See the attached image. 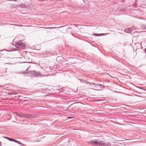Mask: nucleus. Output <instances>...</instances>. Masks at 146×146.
<instances>
[{
  "label": "nucleus",
  "mask_w": 146,
  "mask_h": 146,
  "mask_svg": "<svg viewBox=\"0 0 146 146\" xmlns=\"http://www.w3.org/2000/svg\"><path fill=\"white\" fill-rule=\"evenodd\" d=\"M89 143L94 146H110V144L108 142L93 140L89 141Z\"/></svg>",
  "instance_id": "f257e3e1"
},
{
  "label": "nucleus",
  "mask_w": 146,
  "mask_h": 146,
  "mask_svg": "<svg viewBox=\"0 0 146 146\" xmlns=\"http://www.w3.org/2000/svg\"><path fill=\"white\" fill-rule=\"evenodd\" d=\"M18 116L21 117H25L30 119L37 118V117L34 115H30L29 114H22L18 115Z\"/></svg>",
  "instance_id": "f03ea898"
},
{
  "label": "nucleus",
  "mask_w": 146,
  "mask_h": 146,
  "mask_svg": "<svg viewBox=\"0 0 146 146\" xmlns=\"http://www.w3.org/2000/svg\"><path fill=\"white\" fill-rule=\"evenodd\" d=\"M28 69H27L26 71V72H25L24 73H29L32 75H33L35 76L36 77H42L44 76H46V75H41V74L39 73H37L35 70H30L29 72H27V71Z\"/></svg>",
  "instance_id": "7ed1b4c3"
},
{
  "label": "nucleus",
  "mask_w": 146,
  "mask_h": 146,
  "mask_svg": "<svg viewBox=\"0 0 146 146\" xmlns=\"http://www.w3.org/2000/svg\"><path fill=\"white\" fill-rule=\"evenodd\" d=\"M85 84H87L88 85H89L90 86H94L93 87L94 88H97V87L96 86H100V87H104L105 86L104 85H102L100 84H96L92 83H91L90 82L86 81V82L85 83Z\"/></svg>",
  "instance_id": "20e7f679"
},
{
  "label": "nucleus",
  "mask_w": 146,
  "mask_h": 146,
  "mask_svg": "<svg viewBox=\"0 0 146 146\" xmlns=\"http://www.w3.org/2000/svg\"><path fill=\"white\" fill-rule=\"evenodd\" d=\"M17 44L21 47H24L25 45L24 43H23L21 40L18 41L17 42Z\"/></svg>",
  "instance_id": "39448f33"
},
{
  "label": "nucleus",
  "mask_w": 146,
  "mask_h": 146,
  "mask_svg": "<svg viewBox=\"0 0 146 146\" xmlns=\"http://www.w3.org/2000/svg\"><path fill=\"white\" fill-rule=\"evenodd\" d=\"M3 137L5 139L9 140V141H13L15 142L16 141L17 142V140L16 139H15L11 138H9L7 137Z\"/></svg>",
  "instance_id": "423d86ee"
},
{
  "label": "nucleus",
  "mask_w": 146,
  "mask_h": 146,
  "mask_svg": "<svg viewBox=\"0 0 146 146\" xmlns=\"http://www.w3.org/2000/svg\"><path fill=\"white\" fill-rule=\"evenodd\" d=\"M132 30L130 28H129L127 29H126L125 30V31L126 33H129L130 34H131L132 33Z\"/></svg>",
  "instance_id": "0eeeda50"
},
{
  "label": "nucleus",
  "mask_w": 146,
  "mask_h": 146,
  "mask_svg": "<svg viewBox=\"0 0 146 146\" xmlns=\"http://www.w3.org/2000/svg\"><path fill=\"white\" fill-rule=\"evenodd\" d=\"M108 33H107L106 34H104V33H102V34H97V33H95V34H94V35L95 36H101V35H106L107 34H108Z\"/></svg>",
  "instance_id": "6e6552de"
},
{
  "label": "nucleus",
  "mask_w": 146,
  "mask_h": 146,
  "mask_svg": "<svg viewBox=\"0 0 146 146\" xmlns=\"http://www.w3.org/2000/svg\"><path fill=\"white\" fill-rule=\"evenodd\" d=\"M25 56L27 58H28L29 60H30L32 55L31 54H27Z\"/></svg>",
  "instance_id": "1a4fd4ad"
},
{
  "label": "nucleus",
  "mask_w": 146,
  "mask_h": 146,
  "mask_svg": "<svg viewBox=\"0 0 146 146\" xmlns=\"http://www.w3.org/2000/svg\"><path fill=\"white\" fill-rule=\"evenodd\" d=\"M15 143H16L20 145H21L22 146H25V145L21 143L20 142L18 141L17 140V142L16 141Z\"/></svg>",
  "instance_id": "9d476101"
},
{
  "label": "nucleus",
  "mask_w": 146,
  "mask_h": 146,
  "mask_svg": "<svg viewBox=\"0 0 146 146\" xmlns=\"http://www.w3.org/2000/svg\"><path fill=\"white\" fill-rule=\"evenodd\" d=\"M79 80H80V82L82 83H85V84L86 82V80H82L81 79H79Z\"/></svg>",
  "instance_id": "9b49d317"
},
{
  "label": "nucleus",
  "mask_w": 146,
  "mask_h": 146,
  "mask_svg": "<svg viewBox=\"0 0 146 146\" xmlns=\"http://www.w3.org/2000/svg\"><path fill=\"white\" fill-rule=\"evenodd\" d=\"M42 28H45V29H48L49 30H50V29H53L54 28V27H48V28H46V27H42Z\"/></svg>",
  "instance_id": "f8f14e48"
},
{
  "label": "nucleus",
  "mask_w": 146,
  "mask_h": 146,
  "mask_svg": "<svg viewBox=\"0 0 146 146\" xmlns=\"http://www.w3.org/2000/svg\"><path fill=\"white\" fill-rule=\"evenodd\" d=\"M62 57L61 56H59L57 57V58H56V60L58 61V60L59 59H60L61 58H62Z\"/></svg>",
  "instance_id": "ddd939ff"
},
{
  "label": "nucleus",
  "mask_w": 146,
  "mask_h": 146,
  "mask_svg": "<svg viewBox=\"0 0 146 146\" xmlns=\"http://www.w3.org/2000/svg\"><path fill=\"white\" fill-rule=\"evenodd\" d=\"M3 50H5V51H8V52H10L11 51H10V50H6L5 49H4V50H1L0 51H3Z\"/></svg>",
  "instance_id": "4468645a"
},
{
  "label": "nucleus",
  "mask_w": 146,
  "mask_h": 146,
  "mask_svg": "<svg viewBox=\"0 0 146 146\" xmlns=\"http://www.w3.org/2000/svg\"><path fill=\"white\" fill-rule=\"evenodd\" d=\"M22 5V6H21L22 7H21V8L25 7V5L24 4Z\"/></svg>",
  "instance_id": "2eb2a0df"
},
{
  "label": "nucleus",
  "mask_w": 146,
  "mask_h": 146,
  "mask_svg": "<svg viewBox=\"0 0 146 146\" xmlns=\"http://www.w3.org/2000/svg\"><path fill=\"white\" fill-rule=\"evenodd\" d=\"M65 62V61H62V62H61V63L62 64H64V63Z\"/></svg>",
  "instance_id": "dca6fc26"
},
{
  "label": "nucleus",
  "mask_w": 146,
  "mask_h": 146,
  "mask_svg": "<svg viewBox=\"0 0 146 146\" xmlns=\"http://www.w3.org/2000/svg\"><path fill=\"white\" fill-rule=\"evenodd\" d=\"M28 62L29 63H31L32 64H34V63H35V62Z\"/></svg>",
  "instance_id": "f3484780"
},
{
  "label": "nucleus",
  "mask_w": 146,
  "mask_h": 146,
  "mask_svg": "<svg viewBox=\"0 0 146 146\" xmlns=\"http://www.w3.org/2000/svg\"><path fill=\"white\" fill-rule=\"evenodd\" d=\"M144 28L146 30V26H144Z\"/></svg>",
  "instance_id": "a211bd4d"
},
{
  "label": "nucleus",
  "mask_w": 146,
  "mask_h": 146,
  "mask_svg": "<svg viewBox=\"0 0 146 146\" xmlns=\"http://www.w3.org/2000/svg\"><path fill=\"white\" fill-rule=\"evenodd\" d=\"M138 94H142V93H141V92H138Z\"/></svg>",
  "instance_id": "6ab92c4d"
},
{
  "label": "nucleus",
  "mask_w": 146,
  "mask_h": 146,
  "mask_svg": "<svg viewBox=\"0 0 146 146\" xmlns=\"http://www.w3.org/2000/svg\"><path fill=\"white\" fill-rule=\"evenodd\" d=\"M144 51L146 52V48L145 49Z\"/></svg>",
  "instance_id": "aec40b11"
},
{
  "label": "nucleus",
  "mask_w": 146,
  "mask_h": 146,
  "mask_svg": "<svg viewBox=\"0 0 146 146\" xmlns=\"http://www.w3.org/2000/svg\"><path fill=\"white\" fill-rule=\"evenodd\" d=\"M35 50H40V49H35Z\"/></svg>",
  "instance_id": "412c9836"
},
{
  "label": "nucleus",
  "mask_w": 146,
  "mask_h": 146,
  "mask_svg": "<svg viewBox=\"0 0 146 146\" xmlns=\"http://www.w3.org/2000/svg\"><path fill=\"white\" fill-rule=\"evenodd\" d=\"M93 89L94 90H96V91L100 90H96V89Z\"/></svg>",
  "instance_id": "4be33fe9"
},
{
  "label": "nucleus",
  "mask_w": 146,
  "mask_h": 146,
  "mask_svg": "<svg viewBox=\"0 0 146 146\" xmlns=\"http://www.w3.org/2000/svg\"><path fill=\"white\" fill-rule=\"evenodd\" d=\"M138 88H140V89H142L143 90V89H142V88H139V87H138Z\"/></svg>",
  "instance_id": "5701e85b"
},
{
  "label": "nucleus",
  "mask_w": 146,
  "mask_h": 146,
  "mask_svg": "<svg viewBox=\"0 0 146 146\" xmlns=\"http://www.w3.org/2000/svg\"><path fill=\"white\" fill-rule=\"evenodd\" d=\"M50 67H49V68H50V70H51V68Z\"/></svg>",
  "instance_id": "b1692460"
},
{
  "label": "nucleus",
  "mask_w": 146,
  "mask_h": 146,
  "mask_svg": "<svg viewBox=\"0 0 146 146\" xmlns=\"http://www.w3.org/2000/svg\"><path fill=\"white\" fill-rule=\"evenodd\" d=\"M78 103L77 102H76L74 104H77V103Z\"/></svg>",
  "instance_id": "393cba45"
},
{
  "label": "nucleus",
  "mask_w": 146,
  "mask_h": 146,
  "mask_svg": "<svg viewBox=\"0 0 146 146\" xmlns=\"http://www.w3.org/2000/svg\"><path fill=\"white\" fill-rule=\"evenodd\" d=\"M37 64H38V65H40V64H38V63H37Z\"/></svg>",
  "instance_id": "a878e982"
},
{
  "label": "nucleus",
  "mask_w": 146,
  "mask_h": 146,
  "mask_svg": "<svg viewBox=\"0 0 146 146\" xmlns=\"http://www.w3.org/2000/svg\"><path fill=\"white\" fill-rule=\"evenodd\" d=\"M73 104H71V106H72Z\"/></svg>",
  "instance_id": "bb28decb"
},
{
  "label": "nucleus",
  "mask_w": 146,
  "mask_h": 146,
  "mask_svg": "<svg viewBox=\"0 0 146 146\" xmlns=\"http://www.w3.org/2000/svg\"><path fill=\"white\" fill-rule=\"evenodd\" d=\"M145 91H146V89H145Z\"/></svg>",
  "instance_id": "cd10ccee"
},
{
  "label": "nucleus",
  "mask_w": 146,
  "mask_h": 146,
  "mask_svg": "<svg viewBox=\"0 0 146 146\" xmlns=\"http://www.w3.org/2000/svg\"><path fill=\"white\" fill-rule=\"evenodd\" d=\"M10 94V95H11V94Z\"/></svg>",
  "instance_id": "c85d7f7f"
},
{
  "label": "nucleus",
  "mask_w": 146,
  "mask_h": 146,
  "mask_svg": "<svg viewBox=\"0 0 146 146\" xmlns=\"http://www.w3.org/2000/svg\"><path fill=\"white\" fill-rule=\"evenodd\" d=\"M57 1H60V0H57Z\"/></svg>",
  "instance_id": "c756f323"
}]
</instances>
